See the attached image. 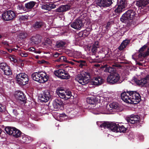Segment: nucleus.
I'll return each mask as SVG.
<instances>
[{"label":"nucleus","mask_w":149,"mask_h":149,"mask_svg":"<svg viewBox=\"0 0 149 149\" xmlns=\"http://www.w3.org/2000/svg\"><path fill=\"white\" fill-rule=\"evenodd\" d=\"M33 80L40 83H44L47 81L48 76L45 72H34L31 75Z\"/></svg>","instance_id":"1"},{"label":"nucleus","mask_w":149,"mask_h":149,"mask_svg":"<svg viewBox=\"0 0 149 149\" xmlns=\"http://www.w3.org/2000/svg\"><path fill=\"white\" fill-rule=\"evenodd\" d=\"M90 74L87 72L84 71L76 78V80L79 84L84 85L88 83L89 81Z\"/></svg>","instance_id":"2"},{"label":"nucleus","mask_w":149,"mask_h":149,"mask_svg":"<svg viewBox=\"0 0 149 149\" xmlns=\"http://www.w3.org/2000/svg\"><path fill=\"white\" fill-rule=\"evenodd\" d=\"M136 14L135 10L132 9L128 10L120 18L121 21L124 23H128L135 17Z\"/></svg>","instance_id":"3"},{"label":"nucleus","mask_w":149,"mask_h":149,"mask_svg":"<svg viewBox=\"0 0 149 149\" xmlns=\"http://www.w3.org/2000/svg\"><path fill=\"white\" fill-rule=\"evenodd\" d=\"M85 23V19L83 15H81L78 18L70 24L71 26L77 30H79L83 27Z\"/></svg>","instance_id":"4"},{"label":"nucleus","mask_w":149,"mask_h":149,"mask_svg":"<svg viewBox=\"0 0 149 149\" xmlns=\"http://www.w3.org/2000/svg\"><path fill=\"white\" fill-rule=\"evenodd\" d=\"M100 127L104 129L109 128L113 132H118L119 125L118 124L109 122H104L101 124Z\"/></svg>","instance_id":"5"},{"label":"nucleus","mask_w":149,"mask_h":149,"mask_svg":"<svg viewBox=\"0 0 149 149\" xmlns=\"http://www.w3.org/2000/svg\"><path fill=\"white\" fill-rule=\"evenodd\" d=\"M5 130L7 134L15 138L20 137L22 135L21 132L14 127H7Z\"/></svg>","instance_id":"6"},{"label":"nucleus","mask_w":149,"mask_h":149,"mask_svg":"<svg viewBox=\"0 0 149 149\" xmlns=\"http://www.w3.org/2000/svg\"><path fill=\"white\" fill-rule=\"evenodd\" d=\"M120 78L119 75L117 72H113L108 76L107 81L109 84H113L118 82Z\"/></svg>","instance_id":"7"},{"label":"nucleus","mask_w":149,"mask_h":149,"mask_svg":"<svg viewBox=\"0 0 149 149\" xmlns=\"http://www.w3.org/2000/svg\"><path fill=\"white\" fill-rule=\"evenodd\" d=\"M130 104H136L141 100V96L139 93L136 91H131L130 92Z\"/></svg>","instance_id":"8"},{"label":"nucleus","mask_w":149,"mask_h":149,"mask_svg":"<svg viewBox=\"0 0 149 149\" xmlns=\"http://www.w3.org/2000/svg\"><path fill=\"white\" fill-rule=\"evenodd\" d=\"M15 16L16 14L14 11L9 10L2 14L1 18L4 21H10L13 19Z\"/></svg>","instance_id":"9"},{"label":"nucleus","mask_w":149,"mask_h":149,"mask_svg":"<svg viewBox=\"0 0 149 149\" xmlns=\"http://www.w3.org/2000/svg\"><path fill=\"white\" fill-rule=\"evenodd\" d=\"M92 112L95 114H108L109 111L106 105L99 107L98 108H92Z\"/></svg>","instance_id":"10"},{"label":"nucleus","mask_w":149,"mask_h":149,"mask_svg":"<svg viewBox=\"0 0 149 149\" xmlns=\"http://www.w3.org/2000/svg\"><path fill=\"white\" fill-rule=\"evenodd\" d=\"M124 92L122 93L121 94V99L125 102L130 104L131 98H130V92Z\"/></svg>","instance_id":"11"},{"label":"nucleus","mask_w":149,"mask_h":149,"mask_svg":"<svg viewBox=\"0 0 149 149\" xmlns=\"http://www.w3.org/2000/svg\"><path fill=\"white\" fill-rule=\"evenodd\" d=\"M104 82L103 79L101 77L98 76L93 78L91 83L93 85L99 86L101 85Z\"/></svg>","instance_id":"12"},{"label":"nucleus","mask_w":149,"mask_h":149,"mask_svg":"<svg viewBox=\"0 0 149 149\" xmlns=\"http://www.w3.org/2000/svg\"><path fill=\"white\" fill-rule=\"evenodd\" d=\"M51 96L50 92L48 91H46L43 92V94L40 97V100L42 102H46L49 100Z\"/></svg>","instance_id":"13"},{"label":"nucleus","mask_w":149,"mask_h":149,"mask_svg":"<svg viewBox=\"0 0 149 149\" xmlns=\"http://www.w3.org/2000/svg\"><path fill=\"white\" fill-rule=\"evenodd\" d=\"M139 117L137 115H131L130 117L127 119V121L129 124H134L139 122Z\"/></svg>","instance_id":"14"},{"label":"nucleus","mask_w":149,"mask_h":149,"mask_svg":"<svg viewBox=\"0 0 149 149\" xmlns=\"http://www.w3.org/2000/svg\"><path fill=\"white\" fill-rule=\"evenodd\" d=\"M98 99L97 97H89L87 98L86 101L88 103L90 104V106H89L92 109V105H93V107H95L94 106H96V103L98 102Z\"/></svg>","instance_id":"15"},{"label":"nucleus","mask_w":149,"mask_h":149,"mask_svg":"<svg viewBox=\"0 0 149 149\" xmlns=\"http://www.w3.org/2000/svg\"><path fill=\"white\" fill-rule=\"evenodd\" d=\"M15 97L17 99L18 102L20 103H24L26 100V97L24 95L23 93L20 91L17 92Z\"/></svg>","instance_id":"16"},{"label":"nucleus","mask_w":149,"mask_h":149,"mask_svg":"<svg viewBox=\"0 0 149 149\" xmlns=\"http://www.w3.org/2000/svg\"><path fill=\"white\" fill-rule=\"evenodd\" d=\"M20 140L22 143H28L32 140V139L30 136L23 134L20 137Z\"/></svg>","instance_id":"17"},{"label":"nucleus","mask_w":149,"mask_h":149,"mask_svg":"<svg viewBox=\"0 0 149 149\" xmlns=\"http://www.w3.org/2000/svg\"><path fill=\"white\" fill-rule=\"evenodd\" d=\"M66 91L63 89L60 88L56 90V93L57 95L61 98L65 100H67V98L65 96Z\"/></svg>","instance_id":"18"},{"label":"nucleus","mask_w":149,"mask_h":149,"mask_svg":"<svg viewBox=\"0 0 149 149\" xmlns=\"http://www.w3.org/2000/svg\"><path fill=\"white\" fill-rule=\"evenodd\" d=\"M149 3V0H139L136 1V5L139 8H143Z\"/></svg>","instance_id":"19"},{"label":"nucleus","mask_w":149,"mask_h":149,"mask_svg":"<svg viewBox=\"0 0 149 149\" xmlns=\"http://www.w3.org/2000/svg\"><path fill=\"white\" fill-rule=\"evenodd\" d=\"M63 102L61 99H55L53 101V105L55 109L60 108L63 105Z\"/></svg>","instance_id":"20"},{"label":"nucleus","mask_w":149,"mask_h":149,"mask_svg":"<svg viewBox=\"0 0 149 149\" xmlns=\"http://www.w3.org/2000/svg\"><path fill=\"white\" fill-rule=\"evenodd\" d=\"M41 7L42 9L49 11L52 9L56 8V5L53 4L47 3L42 4Z\"/></svg>","instance_id":"21"},{"label":"nucleus","mask_w":149,"mask_h":149,"mask_svg":"<svg viewBox=\"0 0 149 149\" xmlns=\"http://www.w3.org/2000/svg\"><path fill=\"white\" fill-rule=\"evenodd\" d=\"M40 36L37 35L32 37L30 39V42L32 45H37L40 42Z\"/></svg>","instance_id":"22"},{"label":"nucleus","mask_w":149,"mask_h":149,"mask_svg":"<svg viewBox=\"0 0 149 149\" xmlns=\"http://www.w3.org/2000/svg\"><path fill=\"white\" fill-rule=\"evenodd\" d=\"M149 81V76H147L145 78L141 79L140 80H138L136 81V83L137 84L141 86H143L147 82Z\"/></svg>","instance_id":"23"},{"label":"nucleus","mask_w":149,"mask_h":149,"mask_svg":"<svg viewBox=\"0 0 149 149\" xmlns=\"http://www.w3.org/2000/svg\"><path fill=\"white\" fill-rule=\"evenodd\" d=\"M16 79L17 82L20 85H25L28 84L29 82V78H27L26 80L25 78L22 79L20 78H16Z\"/></svg>","instance_id":"24"},{"label":"nucleus","mask_w":149,"mask_h":149,"mask_svg":"<svg viewBox=\"0 0 149 149\" xmlns=\"http://www.w3.org/2000/svg\"><path fill=\"white\" fill-rule=\"evenodd\" d=\"M70 8V6L67 5H62L57 8L56 9V11L59 13L67 11Z\"/></svg>","instance_id":"25"},{"label":"nucleus","mask_w":149,"mask_h":149,"mask_svg":"<svg viewBox=\"0 0 149 149\" xmlns=\"http://www.w3.org/2000/svg\"><path fill=\"white\" fill-rule=\"evenodd\" d=\"M45 25L44 22L41 21H36L33 24V26L35 29H38L41 28Z\"/></svg>","instance_id":"26"},{"label":"nucleus","mask_w":149,"mask_h":149,"mask_svg":"<svg viewBox=\"0 0 149 149\" xmlns=\"http://www.w3.org/2000/svg\"><path fill=\"white\" fill-rule=\"evenodd\" d=\"M36 4V2L34 1H31L25 4V7L27 10H30Z\"/></svg>","instance_id":"27"},{"label":"nucleus","mask_w":149,"mask_h":149,"mask_svg":"<svg viewBox=\"0 0 149 149\" xmlns=\"http://www.w3.org/2000/svg\"><path fill=\"white\" fill-rule=\"evenodd\" d=\"M129 42L130 40H124L118 47L119 49L120 50L123 49L126 47Z\"/></svg>","instance_id":"28"},{"label":"nucleus","mask_w":149,"mask_h":149,"mask_svg":"<svg viewBox=\"0 0 149 149\" xmlns=\"http://www.w3.org/2000/svg\"><path fill=\"white\" fill-rule=\"evenodd\" d=\"M73 61L79 63V66L80 68H82L84 66H86L87 64L86 61L84 60H76L73 59H71Z\"/></svg>","instance_id":"29"},{"label":"nucleus","mask_w":149,"mask_h":149,"mask_svg":"<svg viewBox=\"0 0 149 149\" xmlns=\"http://www.w3.org/2000/svg\"><path fill=\"white\" fill-rule=\"evenodd\" d=\"M99 42L98 41H96L94 44L93 45L91 49V51L93 53H95L96 52L98 48H99Z\"/></svg>","instance_id":"30"},{"label":"nucleus","mask_w":149,"mask_h":149,"mask_svg":"<svg viewBox=\"0 0 149 149\" xmlns=\"http://www.w3.org/2000/svg\"><path fill=\"white\" fill-rule=\"evenodd\" d=\"M16 78H20L22 79L25 78L26 80L27 78H28V76L27 74L24 73L22 72L17 73Z\"/></svg>","instance_id":"31"},{"label":"nucleus","mask_w":149,"mask_h":149,"mask_svg":"<svg viewBox=\"0 0 149 149\" xmlns=\"http://www.w3.org/2000/svg\"><path fill=\"white\" fill-rule=\"evenodd\" d=\"M64 70L63 69H59L54 72V74L59 78H60L62 74H63Z\"/></svg>","instance_id":"32"},{"label":"nucleus","mask_w":149,"mask_h":149,"mask_svg":"<svg viewBox=\"0 0 149 149\" xmlns=\"http://www.w3.org/2000/svg\"><path fill=\"white\" fill-rule=\"evenodd\" d=\"M67 58L64 56L61 55L55 61L58 62H67Z\"/></svg>","instance_id":"33"},{"label":"nucleus","mask_w":149,"mask_h":149,"mask_svg":"<svg viewBox=\"0 0 149 149\" xmlns=\"http://www.w3.org/2000/svg\"><path fill=\"white\" fill-rule=\"evenodd\" d=\"M70 78V76L68 72L64 70L63 74H62L60 78L62 79H69Z\"/></svg>","instance_id":"34"},{"label":"nucleus","mask_w":149,"mask_h":149,"mask_svg":"<svg viewBox=\"0 0 149 149\" xmlns=\"http://www.w3.org/2000/svg\"><path fill=\"white\" fill-rule=\"evenodd\" d=\"M114 70L115 69L111 67H106L104 70L105 72L110 73L111 74L113 72H116L114 71Z\"/></svg>","instance_id":"35"},{"label":"nucleus","mask_w":149,"mask_h":149,"mask_svg":"<svg viewBox=\"0 0 149 149\" xmlns=\"http://www.w3.org/2000/svg\"><path fill=\"white\" fill-rule=\"evenodd\" d=\"M118 4L121 6L122 8H125L127 6V3L125 0H120L118 1Z\"/></svg>","instance_id":"36"},{"label":"nucleus","mask_w":149,"mask_h":149,"mask_svg":"<svg viewBox=\"0 0 149 149\" xmlns=\"http://www.w3.org/2000/svg\"><path fill=\"white\" fill-rule=\"evenodd\" d=\"M94 3L101 7H104L102 0H95L94 2Z\"/></svg>","instance_id":"37"},{"label":"nucleus","mask_w":149,"mask_h":149,"mask_svg":"<svg viewBox=\"0 0 149 149\" xmlns=\"http://www.w3.org/2000/svg\"><path fill=\"white\" fill-rule=\"evenodd\" d=\"M104 7L110 6L112 3L111 0H102Z\"/></svg>","instance_id":"38"},{"label":"nucleus","mask_w":149,"mask_h":149,"mask_svg":"<svg viewBox=\"0 0 149 149\" xmlns=\"http://www.w3.org/2000/svg\"><path fill=\"white\" fill-rule=\"evenodd\" d=\"M27 36V33L21 31L19 32V36L20 39H23L26 38Z\"/></svg>","instance_id":"39"},{"label":"nucleus","mask_w":149,"mask_h":149,"mask_svg":"<svg viewBox=\"0 0 149 149\" xmlns=\"http://www.w3.org/2000/svg\"><path fill=\"white\" fill-rule=\"evenodd\" d=\"M4 74L7 75H9L12 74V72L9 66H8L7 69H5L3 70Z\"/></svg>","instance_id":"40"},{"label":"nucleus","mask_w":149,"mask_h":149,"mask_svg":"<svg viewBox=\"0 0 149 149\" xmlns=\"http://www.w3.org/2000/svg\"><path fill=\"white\" fill-rule=\"evenodd\" d=\"M124 8H122L121 6L118 5V7L115 10V11L116 13H120L122 12L123 10H124Z\"/></svg>","instance_id":"41"},{"label":"nucleus","mask_w":149,"mask_h":149,"mask_svg":"<svg viewBox=\"0 0 149 149\" xmlns=\"http://www.w3.org/2000/svg\"><path fill=\"white\" fill-rule=\"evenodd\" d=\"M124 8H122L121 6L118 5V7L115 10V11L116 13H120L122 12L123 10H124Z\"/></svg>","instance_id":"42"},{"label":"nucleus","mask_w":149,"mask_h":149,"mask_svg":"<svg viewBox=\"0 0 149 149\" xmlns=\"http://www.w3.org/2000/svg\"><path fill=\"white\" fill-rule=\"evenodd\" d=\"M149 55V47L148 48L147 50L144 53H141L139 55V57H141L143 56L145 57Z\"/></svg>","instance_id":"43"},{"label":"nucleus","mask_w":149,"mask_h":149,"mask_svg":"<svg viewBox=\"0 0 149 149\" xmlns=\"http://www.w3.org/2000/svg\"><path fill=\"white\" fill-rule=\"evenodd\" d=\"M65 43L63 41H58L56 43V46L58 48L63 47L64 46Z\"/></svg>","instance_id":"44"},{"label":"nucleus","mask_w":149,"mask_h":149,"mask_svg":"<svg viewBox=\"0 0 149 149\" xmlns=\"http://www.w3.org/2000/svg\"><path fill=\"white\" fill-rule=\"evenodd\" d=\"M109 106L110 108L115 109H117L118 107V104L114 102L110 104Z\"/></svg>","instance_id":"45"},{"label":"nucleus","mask_w":149,"mask_h":149,"mask_svg":"<svg viewBox=\"0 0 149 149\" xmlns=\"http://www.w3.org/2000/svg\"><path fill=\"white\" fill-rule=\"evenodd\" d=\"M8 66L6 63H1L0 64V69L3 71L5 69H7Z\"/></svg>","instance_id":"46"},{"label":"nucleus","mask_w":149,"mask_h":149,"mask_svg":"<svg viewBox=\"0 0 149 149\" xmlns=\"http://www.w3.org/2000/svg\"><path fill=\"white\" fill-rule=\"evenodd\" d=\"M126 130V129L123 125L119 126L118 127V132H124Z\"/></svg>","instance_id":"47"},{"label":"nucleus","mask_w":149,"mask_h":149,"mask_svg":"<svg viewBox=\"0 0 149 149\" xmlns=\"http://www.w3.org/2000/svg\"><path fill=\"white\" fill-rule=\"evenodd\" d=\"M17 9L20 10H24L25 8L24 7L23 5L22 4H19L17 6Z\"/></svg>","instance_id":"48"},{"label":"nucleus","mask_w":149,"mask_h":149,"mask_svg":"<svg viewBox=\"0 0 149 149\" xmlns=\"http://www.w3.org/2000/svg\"><path fill=\"white\" fill-rule=\"evenodd\" d=\"M19 55L22 57H27L28 56V54L27 53L24 52H21L19 53Z\"/></svg>","instance_id":"49"},{"label":"nucleus","mask_w":149,"mask_h":149,"mask_svg":"<svg viewBox=\"0 0 149 149\" xmlns=\"http://www.w3.org/2000/svg\"><path fill=\"white\" fill-rule=\"evenodd\" d=\"M65 96L67 98V99L70 98L71 96L72 95L70 91H66L65 93Z\"/></svg>","instance_id":"50"},{"label":"nucleus","mask_w":149,"mask_h":149,"mask_svg":"<svg viewBox=\"0 0 149 149\" xmlns=\"http://www.w3.org/2000/svg\"><path fill=\"white\" fill-rule=\"evenodd\" d=\"M101 53H103L104 54L108 53V49L107 48H102L100 52Z\"/></svg>","instance_id":"51"},{"label":"nucleus","mask_w":149,"mask_h":149,"mask_svg":"<svg viewBox=\"0 0 149 149\" xmlns=\"http://www.w3.org/2000/svg\"><path fill=\"white\" fill-rule=\"evenodd\" d=\"M147 47V46L146 45H144L139 50V52H142Z\"/></svg>","instance_id":"52"},{"label":"nucleus","mask_w":149,"mask_h":149,"mask_svg":"<svg viewBox=\"0 0 149 149\" xmlns=\"http://www.w3.org/2000/svg\"><path fill=\"white\" fill-rule=\"evenodd\" d=\"M61 55V54L59 53L56 52L53 54V56L54 57L58 58Z\"/></svg>","instance_id":"53"},{"label":"nucleus","mask_w":149,"mask_h":149,"mask_svg":"<svg viewBox=\"0 0 149 149\" xmlns=\"http://www.w3.org/2000/svg\"><path fill=\"white\" fill-rule=\"evenodd\" d=\"M13 113L15 116H17L18 114V112L16 109H13Z\"/></svg>","instance_id":"54"},{"label":"nucleus","mask_w":149,"mask_h":149,"mask_svg":"<svg viewBox=\"0 0 149 149\" xmlns=\"http://www.w3.org/2000/svg\"><path fill=\"white\" fill-rule=\"evenodd\" d=\"M4 109V107L1 104H0V112H2Z\"/></svg>","instance_id":"55"},{"label":"nucleus","mask_w":149,"mask_h":149,"mask_svg":"<svg viewBox=\"0 0 149 149\" xmlns=\"http://www.w3.org/2000/svg\"><path fill=\"white\" fill-rule=\"evenodd\" d=\"M2 43L3 44L6 46H9V45L8 44V42L6 41H3L2 42Z\"/></svg>","instance_id":"56"},{"label":"nucleus","mask_w":149,"mask_h":149,"mask_svg":"<svg viewBox=\"0 0 149 149\" xmlns=\"http://www.w3.org/2000/svg\"><path fill=\"white\" fill-rule=\"evenodd\" d=\"M10 59L11 61H13L14 62H16V60L13 57H10Z\"/></svg>","instance_id":"57"},{"label":"nucleus","mask_w":149,"mask_h":149,"mask_svg":"<svg viewBox=\"0 0 149 149\" xmlns=\"http://www.w3.org/2000/svg\"><path fill=\"white\" fill-rule=\"evenodd\" d=\"M44 43L45 45L48 46V45H49L51 44V42L50 41H49L48 42H46Z\"/></svg>","instance_id":"58"},{"label":"nucleus","mask_w":149,"mask_h":149,"mask_svg":"<svg viewBox=\"0 0 149 149\" xmlns=\"http://www.w3.org/2000/svg\"><path fill=\"white\" fill-rule=\"evenodd\" d=\"M29 50L31 51H34L35 50V49L33 47H31L29 48Z\"/></svg>","instance_id":"59"},{"label":"nucleus","mask_w":149,"mask_h":149,"mask_svg":"<svg viewBox=\"0 0 149 149\" xmlns=\"http://www.w3.org/2000/svg\"><path fill=\"white\" fill-rule=\"evenodd\" d=\"M139 139L140 140L142 141L143 140V135H140L139 136Z\"/></svg>","instance_id":"60"},{"label":"nucleus","mask_w":149,"mask_h":149,"mask_svg":"<svg viewBox=\"0 0 149 149\" xmlns=\"http://www.w3.org/2000/svg\"><path fill=\"white\" fill-rule=\"evenodd\" d=\"M110 22H108L107 23V24L106 26V29H108V28L110 26Z\"/></svg>","instance_id":"61"},{"label":"nucleus","mask_w":149,"mask_h":149,"mask_svg":"<svg viewBox=\"0 0 149 149\" xmlns=\"http://www.w3.org/2000/svg\"><path fill=\"white\" fill-rule=\"evenodd\" d=\"M66 63H69L70 64H71L72 65L74 64V63L73 62L71 61H69L67 60V62H66Z\"/></svg>","instance_id":"62"},{"label":"nucleus","mask_w":149,"mask_h":149,"mask_svg":"<svg viewBox=\"0 0 149 149\" xmlns=\"http://www.w3.org/2000/svg\"><path fill=\"white\" fill-rule=\"evenodd\" d=\"M65 116H66L64 114H61L60 116V117H65Z\"/></svg>","instance_id":"63"},{"label":"nucleus","mask_w":149,"mask_h":149,"mask_svg":"<svg viewBox=\"0 0 149 149\" xmlns=\"http://www.w3.org/2000/svg\"><path fill=\"white\" fill-rule=\"evenodd\" d=\"M8 51L9 52H11L12 51H13V49H8Z\"/></svg>","instance_id":"64"}]
</instances>
